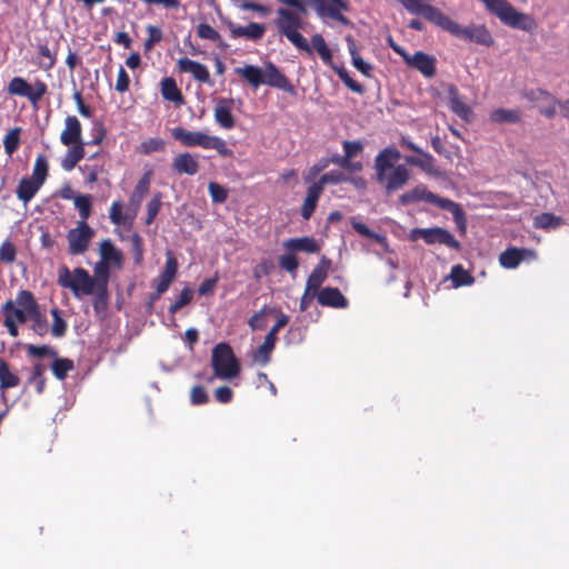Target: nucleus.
Segmentation results:
<instances>
[{"mask_svg": "<svg viewBox=\"0 0 569 569\" xmlns=\"http://www.w3.org/2000/svg\"><path fill=\"white\" fill-rule=\"evenodd\" d=\"M445 31L455 36L456 38L476 42L478 44L490 47L493 44V38L490 31L483 24H473L471 27H463L451 18L448 19Z\"/></svg>", "mask_w": 569, "mask_h": 569, "instance_id": "1a4fd4ad", "label": "nucleus"}, {"mask_svg": "<svg viewBox=\"0 0 569 569\" xmlns=\"http://www.w3.org/2000/svg\"><path fill=\"white\" fill-rule=\"evenodd\" d=\"M17 385V378L14 375L10 372L8 367L1 362L0 363V386L1 387H13Z\"/></svg>", "mask_w": 569, "mask_h": 569, "instance_id": "e2e57ef3", "label": "nucleus"}, {"mask_svg": "<svg viewBox=\"0 0 569 569\" xmlns=\"http://www.w3.org/2000/svg\"><path fill=\"white\" fill-rule=\"evenodd\" d=\"M345 156L342 157L341 168L351 169V159L363 150V144L360 141L346 140L342 143Z\"/></svg>", "mask_w": 569, "mask_h": 569, "instance_id": "4c0bfd02", "label": "nucleus"}, {"mask_svg": "<svg viewBox=\"0 0 569 569\" xmlns=\"http://www.w3.org/2000/svg\"><path fill=\"white\" fill-rule=\"evenodd\" d=\"M240 8L246 11H254L260 13L261 16L266 17L271 13V9L266 6L253 1H243L240 4Z\"/></svg>", "mask_w": 569, "mask_h": 569, "instance_id": "69168bd1", "label": "nucleus"}, {"mask_svg": "<svg viewBox=\"0 0 569 569\" xmlns=\"http://www.w3.org/2000/svg\"><path fill=\"white\" fill-rule=\"evenodd\" d=\"M211 367L214 376L223 380L238 377L241 370L232 348L226 342H220L213 347Z\"/></svg>", "mask_w": 569, "mask_h": 569, "instance_id": "0eeeda50", "label": "nucleus"}, {"mask_svg": "<svg viewBox=\"0 0 569 569\" xmlns=\"http://www.w3.org/2000/svg\"><path fill=\"white\" fill-rule=\"evenodd\" d=\"M447 93L450 110L463 121L470 122L473 116L472 109L463 101L458 88L453 84H450L448 87Z\"/></svg>", "mask_w": 569, "mask_h": 569, "instance_id": "412c9836", "label": "nucleus"}, {"mask_svg": "<svg viewBox=\"0 0 569 569\" xmlns=\"http://www.w3.org/2000/svg\"><path fill=\"white\" fill-rule=\"evenodd\" d=\"M528 256L535 257V252L527 248L510 247L500 253L499 263L506 269H515Z\"/></svg>", "mask_w": 569, "mask_h": 569, "instance_id": "393cba45", "label": "nucleus"}, {"mask_svg": "<svg viewBox=\"0 0 569 569\" xmlns=\"http://www.w3.org/2000/svg\"><path fill=\"white\" fill-rule=\"evenodd\" d=\"M162 206L161 193H156L152 199L147 203L146 223L151 224L157 218Z\"/></svg>", "mask_w": 569, "mask_h": 569, "instance_id": "3c124183", "label": "nucleus"}, {"mask_svg": "<svg viewBox=\"0 0 569 569\" xmlns=\"http://www.w3.org/2000/svg\"><path fill=\"white\" fill-rule=\"evenodd\" d=\"M4 326L12 337L18 336V325L36 316V301L31 292L22 290L14 300L8 301L4 307Z\"/></svg>", "mask_w": 569, "mask_h": 569, "instance_id": "20e7f679", "label": "nucleus"}, {"mask_svg": "<svg viewBox=\"0 0 569 569\" xmlns=\"http://www.w3.org/2000/svg\"><path fill=\"white\" fill-rule=\"evenodd\" d=\"M208 191L211 197L212 202L214 203H223L228 198V191L224 187L219 184L218 182L211 181L208 184Z\"/></svg>", "mask_w": 569, "mask_h": 569, "instance_id": "864d4df0", "label": "nucleus"}, {"mask_svg": "<svg viewBox=\"0 0 569 569\" xmlns=\"http://www.w3.org/2000/svg\"><path fill=\"white\" fill-rule=\"evenodd\" d=\"M177 67L180 72L191 73L194 80L211 84L210 73L204 64L189 58H180L177 61Z\"/></svg>", "mask_w": 569, "mask_h": 569, "instance_id": "4be33fe9", "label": "nucleus"}, {"mask_svg": "<svg viewBox=\"0 0 569 569\" xmlns=\"http://www.w3.org/2000/svg\"><path fill=\"white\" fill-rule=\"evenodd\" d=\"M36 194V167L32 170V174L30 178H23L18 188L17 196L18 198L27 204Z\"/></svg>", "mask_w": 569, "mask_h": 569, "instance_id": "72a5a7b5", "label": "nucleus"}, {"mask_svg": "<svg viewBox=\"0 0 569 569\" xmlns=\"http://www.w3.org/2000/svg\"><path fill=\"white\" fill-rule=\"evenodd\" d=\"M333 71L338 74L339 79L345 83V86L350 89L352 92L358 94H362L365 92V88L362 84L355 81L349 72L343 67H333Z\"/></svg>", "mask_w": 569, "mask_h": 569, "instance_id": "79ce46f5", "label": "nucleus"}, {"mask_svg": "<svg viewBox=\"0 0 569 569\" xmlns=\"http://www.w3.org/2000/svg\"><path fill=\"white\" fill-rule=\"evenodd\" d=\"M164 141L161 138H149L141 142L139 151L143 154H150L152 152L164 150Z\"/></svg>", "mask_w": 569, "mask_h": 569, "instance_id": "603ef678", "label": "nucleus"}, {"mask_svg": "<svg viewBox=\"0 0 569 569\" xmlns=\"http://www.w3.org/2000/svg\"><path fill=\"white\" fill-rule=\"evenodd\" d=\"M349 180V177L346 176L342 171L331 170L327 173H323L318 181L313 182V184L316 187H321V191H323V188L327 184H338Z\"/></svg>", "mask_w": 569, "mask_h": 569, "instance_id": "58836bf2", "label": "nucleus"}, {"mask_svg": "<svg viewBox=\"0 0 569 569\" xmlns=\"http://www.w3.org/2000/svg\"><path fill=\"white\" fill-rule=\"evenodd\" d=\"M91 196L90 194H79L74 198V207L79 211V216L81 218L80 221H86L91 214Z\"/></svg>", "mask_w": 569, "mask_h": 569, "instance_id": "37998d69", "label": "nucleus"}, {"mask_svg": "<svg viewBox=\"0 0 569 569\" xmlns=\"http://www.w3.org/2000/svg\"><path fill=\"white\" fill-rule=\"evenodd\" d=\"M352 228L361 236L376 240L377 242H385L386 238L373 232L367 224L363 222H352Z\"/></svg>", "mask_w": 569, "mask_h": 569, "instance_id": "13d9d810", "label": "nucleus"}, {"mask_svg": "<svg viewBox=\"0 0 569 569\" xmlns=\"http://www.w3.org/2000/svg\"><path fill=\"white\" fill-rule=\"evenodd\" d=\"M11 94L22 96L29 98V100L36 106V93L32 87L22 78H13L8 87Z\"/></svg>", "mask_w": 569, "mask_h": 569, "instance_id": "c9c22d12", "label": "nucleus"}, {"mask_svg": "<svg viewBox=\"0 0 569 569\" xmlns=\"http://www.w3.org/2000/svg\"><path fill=\"white\" fill-rule=\"evenodd\" d=\"M279 267L290 273H296V271L299 267V261H298L296 254L293 252L289 251L288 253L282 254L279 258Z\"/></svg>", "mask_w": 569, "mask_h": 569, "instance_id": "5fc2aeb1", "label": "nucleus"}, {"mask_svg": "<svg viewBox=\"0 0 569 569\" xmlns=\"http://www.w3.org/2000/svg\"><path fill=\"white\" fill-rule=\"evenodd\" d=\"M411 14L422 16L438 28H445L449 17L439 8L430 4L431 0H397Z\"/></svg>", "mask_w": 569, "mask_h": 569, "instance_id": "9d476101", "label": "nucleus"}, {"mask_svg": "<svg viewBox=\"0 0 569 569\" xmlns=\"http://www.w3.org/2000/svg\"><path fill=\"white\" fill-rule=\"evenodd\" d=\"M331 261L327 257L322 256L319 263L313 268L311 273L309 274L306 287L308 290H313V293H317L320 290L321 284L326 281L328 277V271L330 269Z\"/></svg>", "mask_w": 569, "mask_h": 569, "instance_id": "a878e982", "label": "nucleus"}, {"mask_svg": "<svg viewBox=\"0 0 569 569\" xmlns=\"http://www.w3.org/2000/svg\"><path fill=\"white\" fill-rule=\"evenodd\" d=\"M311 43L315 50L320 56L321 60L327 64H332V52L327 46L323 37L319 33L311 37Z\"/></svg>", "mask_w": 569, "mask_h": 569, "instance_id": "a19ab883", "label": "nucleus"}, {"mask_svg": "<svg viewBox=\"0 0 569 569\" xmlns=\"http://www.w3.org/2000/svg\"><path fill=\"white\" fill-rule=\"evenodd\" d=\"M288 321L289 317L281 312L277 319V322L271 327L269 332L266 335L262 345L259 346L257 350L253 351L251 357L253 362L260 366H266L269 363L271 359V353L277 342V335L281 328L287 326Z\"/></svg>", "mask_w": 569, "mask_h": 569, "instance_id": "f8f14e48", "label": "nucleus"}, {"mask_svg": "<svg viewBox=\"0 0 569 569\" xmlns=\"http://www.w3.org/2000/svg\"><path fill=\"white\" fill-rule=\"evenodd\" d=\"M490 120L496 123H518L521 112L518 109L498 108L490 113Z\"/></svg>", "mask_w": 569, "mask_h": 569, "instance_id": "f704fd0d", "label": "nucleus"}, {"mask_svg": "<svg viewBox=\"0 0 569 569\" xmlns=\"http://www.w3.org/2000/svg\"><path fill=\"white\" fill-rule=\"evenodd\" d=\"M322 194L321 187H316L313 183L307 189V196L301 206V217L309 220L317 208V203Z\"/></svg>", "mask_w": 569, "mask_h": 569, "instance_id": "7c9ffc66", "label": "nucleus"}, {"mask_svg": "<svg viewBox=\"0 0 569 569\" xmlns=\"http://www.w3.org/2000/svg\"><path fill=\"white\" fill-rule=\"evenodd\" d=\"M106 133L103 124L97 123L92 128V139L84 142L79 119L76 116H68L64 120V129L60 134L61 143L69 147L61 161L62 168L66 171H71L83 159L86 154L84 147L100 144Z\"/></svg>", "mask_w": 569, "mask_h": 569, "instance_id": "f257e3e1", "label": "nucleus"}, {"mask_svg": "<svg viewBox=\"0 0 569 569\" xmlns=\"http://www.w3.org/2000/svg\"><path fill=\"white\" fill-rule=\"evenodd\" d=\"M171 167L177 174L194 176L199 171V163L190 152L174 157Z\"/></svg>", "mask_w": 569, "mask_h": 569, "instance_id": "c85d7f7f", "label": "nucleus"}, {"mask_svg": "<svg viewBox=\"0 0 569 569\" xmlns=\"http://www.w3.org/2000/svg\"><path fill=\"white\" fill-rule=\"evenodd\" d=\"M317 301L322 307L345 309L349 302L338 288L325 287L317 292Z\"/></svg>", "mask_w": 569, "mask_h": 569, "instance_id": "5701e85b", "label": "nucleus"}, {"mask_svg": "<svg viewBox=\"0 0 569 569\" xmlns=\"http://www.w3.org/2000/svg\"><path fill=\"white\" fill-rule=\"evenodd\" d=\"M51 316H52L51 335L56 338L63 337L67 331V322L61 317L60 310L58 308L52 309Z\"/></svg>", "mask_w": 569, "mask_h": 569, "instance_id": "a18cd8bd", "label": "nucleus"}, {"mask_svg": "<svg viewBox=\"0 0 569 569\" xmlns=\"http://www.w3.org/2000/svg\"><path fill=\"white\" fill-rule=\"evenodd\" d=\"M81 170L86 172V182L89 184H92L98 181V176L103 170V162L102 163H94V164H88L86 163Z\"/></svg>", "mask_w": 569, "mask_h": 569, "instance_id": "6e6d98bb", "label": "nucleus"}, {"mask_svg": "<svg viewBox=\"0 0 569 569\" xmlns=\"http://www.w3.org/2000/svg\"><path fill=\"white\" fill-rule=\"evenodd\" d=\"M93 236V229L86 221H79L77 227L67 233L69 253L73 256L84 253Z\"/></svg>", "mask_w": 569, "mask_h": 569, "instance_id": "4468645a", "label": "nucleus"}, {"mask_svg": "<svg viewBox=\"0 0 569 569\" xmlns=\"http://www.w3.org/2000/svg\"><path fill=\"white\" fill-rule=\"evenodd\" d=\"M392 50L399 54L409 68L418 70L425 78H433L437 73V59L423 51L413 54L407 52L401 46L390 40Z\"/></svg>", "mask_w": 569, "mask_h": 569, "instance_id": "6e6552de", "label": "nucleus"}, {"mask_svg": "<svg viewBox=\"0 0 569 569\" xmlns=\"http://www.w3.org/2000/svg\"><path fill=\"white\" fill-rule=\"evenodd\" d=\"M233 71L254 89L259 88L264 82L263 70L258 66L246 64L243 67L234 68Z\"/></svg>", "mask_w": 569, "mask_h": 569, "instance_id": "c756f323", "label": "nucleus"}, {"mask_svg": "<svg viewBox=\"0 0 569 569\" xmlns=\"http://www.w3.org/2000/svg\"><path fill=\"white\" fill-rule=\"evenodd\" d=\"M523 98L539 108V112L546 118H553L557 113V99L547 90L535 88L523 92Z\"/></svg>", "mask_w": 569, "mask_h": 569, "instance_id": "2eb2a0df", "label": "nucleus"}, {"mask_svg": "<svg viewBox=\"0 0 569 569\" xmlns=\"http://www.w3.org/2000/svg\"><path fill=\"white\" fill-rule=\"evenodd\" d=\"M284 37L299 50L312 54V49L299 30L289 31Z\"/></svg>", "mask_w": 569, "mask_h": 569, "instance_id": "8fccbe9b", "label": "nucleus"}, {"mask_svg": "<svg viewBox=\"0 0 569 569\" xmlns=\"http://www.w3.org/2000/svg\"><path fill=\"white\" fill-rule=\"evenodd\" d=\"M20 130L13 129L9 131L4 138L3 144L8 154H12L19 144Z\"/></svg>", "mask_w": 569, "mask_h": 569, "instance_id": "052dcab7", "label": "nucleus"}, {"mask_svg": "<svg viewBox=\"0 0 569 569\" xmlns=\"http://www.w3.org/2000/svg\"><path fill=\"white\" fill-rule=\"evenodd\" d=\"M284 37L299 50L312 54V49L299 30L289 31Z\"/></svg>", "mask_w": 569, "mask_h": 569, "instance_id": "09e8293b", "label": "nucleus"}, {"mask_svg": "<svg viewBox=\"0 0 569 569\" xmlns=\"http://www.w3.org/2000/svg\"><path fill=\"white\" fill-rule=\"evenodd\" d=\"M450 278L455 287L470 286L475 281L473 277L461 264L451 268Z\"/></svg>", "mask_w": 569, "mask_h": 569, "instance_id": "ea45409f", "label": "nucleus"}, {"mask_svg": "<svg viewBox=\"0 0 569 569\" xmlns=\"http://www.w3.org/2000/svg\"><path fill=\"white\" fill-rule=\"evenodd\" d=\"M151 171L143 173L138 183L136 184L128 202L129 209L132 210L133 216L137 214L141 202L149 192L150 189Z\"/></svg>", "mask_w": 569, "mask_h": 569, "instance_id": "bb28decb", "label": "nucleus"}, {"mask_svg": "<svg viewBox=\"0 0 569 569\" xmlns=\"http://www.w3.org/2000/svg\"><path fill=\"white\" fill-rule=\"evenodd\" d=\"M286 250L296 252L317 253L320 251V246L312 237L289 238L283 242Z\"/></svg>", "mask_w": 569, "mask_h": 569, "instance_id": "cd10ccee", "label": "nucleus"}, {"mask_svg": "<svg viewBox=\"0 0 569 569\" xmlns=\"http://www.w3.org/2000/svg\"><path fill=\"white\" fill-rule=\"evenodd\" d=\"M226 24L230 31L231 38L233 39L244 38L247 40L258 42L266 33L264 24L258 22H250L247 26H240L232 21H228Z\"/></svg>", "mask_w": 569, "mask_h": 569, "instance_id": "a211bd4d", "label": "nucleus"}, {"mask_svg": "<svg viewBox=\"0 0 569 569\" xmlns=\"http://www.w3.org/2000/svg\"><path fill=\"white\" fill-rule=\"evenodd\" d=\"M277 13L279 17L276 19L274 23L279 32L283 36L289 31H295L302 28L303 21L297 12L289 9L279 8Z\"/></svg>", "mask_w": 569, "mask_h": 569, "instance_id": "b1692460", "label": "nucleus"}, {"mask_svg": "<svg viewBox=\"0 0 569 569\" xmlns=\"http://www.w3.org/2000/svg\"><path fill=\"white\" fill-rule=\"evenodd\" d=\"M58 282L61 287L70 289L74 297L90 296L96 288H100V279H96L89 272L79 267L70 271L67 266H62L58 271Z\"/></svg>", "mask_w": 569, "mask_h": 569, "instance_id": "423d86ee", "label": "nucleus"}, {"mask_svg": "<svg viewBox=\"0 0 569 569\" xmlns=\"http://www.w3.org/2000/svg\"><path fill=\"white\" fill-rule=\"evenodd\" d=\"M561 218L553 213L543 212L535 218V226L541 229L557 228L561 226Z\"/></svg>", "mask_w": 569, "mask_h": 569, "instance_id": "c03bdc74", "label": "nucleus"}, {"mask_svg": "<svg viewBox=\"0 0 569 569\" xmlns=\"http://www.w3.org/2000/svg\"><path fill=\"white\" fill-rule=\"evenodd\" d=\"M101 260L96 263L94 272L100 274V268H104V274H108L110 264L120 267L122 263V253L110 239H104L100 243Z\"/></svg>", "mask_w": 569, "mask_h": 569, "instance_id": "f3484780", "label": "nucleus"}, {"mask_svg": "<svg viewBox=\"0 0 569 569\" xmlns=\"http://www.w3.org/2000/svg\"><path fill=\"white\" fill-rule=\"evenodd\" d=\"M192 405H204L209 401L208 393L202 386H194L190 392Z\"/></svg>", "mask_w": 569, "mask_h": 569, "instance_id": "0e129e2a", "label": "nucleus"}, {"mask_svg": "<svg viewBox=\"0 0 569 569\" xmlns=\"http://www.w3.org/2000/svg\"><path fill=\"white\" fill-rule=\"evenodd\" d=\"M147 32H148V38L143 42V49L146 52H149L153 49V47L157 43H159L162 40L163 33L159 27L151 26V24L147 26Z\"/></svg>", "mask_w": 569, "mask_h": 569, "instance_id": "49530a36", "label": "nucleus"}, {"mask_svg": "<svg viewBox=\"0 0 569 569\" xmlns=\"http://www.w3.org/2000/svg\"><path fill=\"white\" fill-rule=\"evenodd\" d=\"M233 99L220 98L218 99L213 116L216 122L223 129L230 130L236 126V119L232 114Z\"/></svg>", "mask_w": 569, "mask_h": 569, "instance_id": "aec40b11", "label": "nucleus"}, {"mask_svg": "<svg viewBox=\"0 0 569 569\" xmlns=\"http://www.w3.org/2000/svg\"><path fill=\"white\" fill-rule=\"evenodd\" d=\"M330 163V160L328 158L320 159L317 163H315L308 171V173L305 176V181L310 182L312 181L318 173H320L322 170H325L328 164Z\"/></svg>", "mask_w": 569, "mask_h": 569, "instance_id": "774afa93", "label": "nucleus"}, {"mask_svg": "<svg viewBox=\"0 0 569 569\" xmlns=\"http://www.w3.org/2000/svg\"><path fill=\"white\" fill-rule=\"evenodd\" d=\"M16 259V248L11 241H4L0 246V261L4 263H12Z\"/></svg>", "mask_w": 569, "mask_h": 569, "instance_id": "bf43d9fd", "label": "nucleus"}, {"mask_svg": "<svg viewBox=\"0 0 569 569\" xmlns=\"http://www.w3.org/2000/svg\"><path fill=\"white\" fill-rule=\"evenodd\" d=\"M419 154L421 156L419 168L427 173H436L437 170L435 158L430 153L425 152L423 150L422 153Z\"/></svg>", "mask_w": 569, "mask_h": 569, "instance_id": "338daca9", "label": "nucleus"}, {"mask_svg": "<svg viewBox=\"0 0 569 569\" xmlns=\"http://www.w3.org/2000/svg\"><path fill=\"white\" fill-rule=\"evenodd\" d=\"M38 359L49 360L47 367L58 380H64L68 373L74 369L73 360L59 357L58 351L50 346H38ZM42 366L46 367V365Z\"/></svg>", "mask_w": 569, "mask_h": 569, "instance_id": "ddd939ff", "label": "nucleus"}, {"mask_svg": "<svg viewBox=\"0 0 569 569\" xmlns=\"http://www.w3.org/2000/svg\"><path fill=\"white\" fill-rule=\"evenodd\" d=\"M263 78V84L280 89L284 92H295V88L290 80L272 62H267L264 64Z\"/></svg>", "mask_w": 569, "mask_h": 569, "instance_id": "6ab92c4d", "label": "nucleus"}, {"mask_svg": "<svg viewBox=\"0 0 569 569\" xmlns=\"http://www.w3.org/2000/svg\"><path fill=\"white\" fill-rule=\"evenodd\" d=\"M401 154L395 147L383 148L375 158L376 181L387 194L401 189L410 179V171L405 164H396Z\"/></svg>", "mask_w": 569, "mask_h": 569, "instance_id": "f03ea898", "label": "nucleus"}, {"mask_svg": "<svg viewBox=\"0 0 569 569\" xmlns=\"http://www.w3.org/2000/svg\"><path fill=\"white\" fill-rule=\"evenodd\" d=\"M347 42H348V49H349V53L351 56V61H352V64L353 67L360 71L363 76L366 77H370L371 76V71H372V66L368 62H366L360 53L358 52V49H357V46L355 43V40L352 39L351 36H348L346 38Z\"/></svg>", "mask_w": 569, "mask_h": 569, "instance_id": "473e14b6", "label": "nucleus"}, {"mask_svg": "<svg viewBox=\"0 0 569 569\" xmlns=\"http://www.w3.org/2000/svg\"><path fill=\"white\" fill-rule=\"evenodd\" d=\"M161 94L164 100L174 102L177 104H183L184 98L178 88L173 78H164L161 81Z\"/></svg>", "mask_w": 569, "mask_h": 569, "instance_id": "2f4dec72", "label": "nucleus"}, {"mask_svg": "<svg viewBox=\"0 0 569 569\" xmlns=\"http://www.w3.org/2000/svg\"><path fill=\"white\" fill-rule=\"evenodd\" d=\"M177 271H178V261L171 252H168L164 269L161 271L160 274L174 280V278L177 276Z\"/></svg>", "mask_w": 569, "mask_h": 569, "instance_id": "680f3d73", "label": "nucleus"}, {"mask_svg": "<svg viewBox=\"0 0 569 569\" xmlns=\"http://www.w3.org/2000/svg\"><path fill=\"white\" fill-rule=\"evenodd\" d=\"M410 239L413 241L422 239L427 244L440 243L455 250H460L461 248L460 242L455 236L441 227L412 229Z\"/></svg>", "mask_w": 569, "mask_h": 569, "instance_id": "9b49d317", "label": "nucleus"}, {"mask_svg": "<svg viewBox=\"0 0 569 569\" xmlns=\"http://www.w3.org/2000/svg\"><path fill=\"white\" fill-rule=\"evenodd\" d=\"M193 298V291L186 287L181 290L178 299L169 307L168 311L170 315L177 313L181 308L189 305Z\"/></svg>", "mask_w": 569, "mask_h": 569, "instance_id": "de8ad7c7", "label": "nucleus"}, {"mask_svg": "<svg viewBox=\"0 0 569 569\" xmlns=\"http://www.w3.org/2000/svg\"><path fill=\"white\" fill-rule=\"evenodd\" d=\"M172 138L187 148L200 147L213 149L221 157L231 158L233 151L228 148L227 142L217 136H210L202 131H189L183 127H176L171 130Z\"/></svg>", "mask_w": 569, "mask_h": 569, "instance_id": "39448f33", "label": "nucleus"}, {"mask_svg": "<svg viewBox=\"0 0 569 569\" xmlns=\"http://www.w3.org/2000/svg\"><path fill=\"white\" fill-rule=\"evenodd\" d=\"M122 210H123V204L120 200H116L111 203V207L109 210V218L112 223L121 224L124 222L126 217H124Z\"/></svg>", "mask_w": 569, "mask_h": 569, "instance_id": "4d7b16f0", "label": "nucleus"}, {"mask_svg": "<svg viewBox=\"0 0 569 569\" xmlns=\"http://www.w3.org/2000/svg\"><path fill=\"white\" fill-rule=\"evenodd\" d=\"M402 204H409L418 201L435 204L452 214L453 221L461 231L466 230V216L461 206L451 199L441 198L429 191L425 184H418L412 190L402 193L399 198Z\"/></svg>", "mask_w": 569, "mask_h": 569, "instance_id": "7ed1b4c3", "label": "nucleus"}, {"mask_svg": "<svg viewBox=\"0 0 569 569\" xmlns=\"http://www.w3.org/2000/svg\"><path fill=\"white\" fill-rule=\"evenodd\" d=\"M197 36L200 39L217 42L218 48L221 50H224L228 47V44L222 40L220 33L208 23H199L197 26Z\"/></svg>", "mask_w": 569, "mask_h": 569, "instance_id": "e433bc0d", "label": "nucleus"}, {"mask_svg": "<svg viewBox=\"0 0 569 569\" xmlns=\"http://www.w3.org/2000/svg\"><path fill=\"white\" fill-rule=\"evenodd\" d=\"M315 10L321 18H330L347 24L349 21L342 14L343 11L349 10L348 0H312Z\"/></svg>", "mask_w": 569, "mask_h": 569, "instance_id": "dca6fc26", "label": "nucleus"}]
</instances>
